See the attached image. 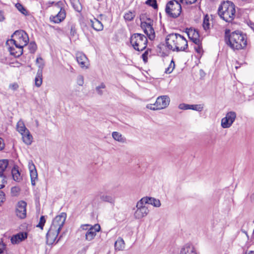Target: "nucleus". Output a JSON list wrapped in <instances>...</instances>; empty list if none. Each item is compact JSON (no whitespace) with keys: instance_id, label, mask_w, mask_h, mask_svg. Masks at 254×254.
<instances>
[{"instance_id":"nucleus-1","label":"nucleus","mask_w":254,"mask_h":254,"mask_svg":"<svg viewBox=\"0 0 254 254\" xmlns=\"http://www.w3.org/2000/svg\"><path fill=\"white\" fill-rule=\"evenodd\" d=\"M225 34V42L232 49L239 50L246 47L247 36L242 31L236 30L230 33V30L226 29Z\"/></svg>"},{"instance_id":"nucleus-2","label":"nucleus","mask_w":254,"mask_h":254,"mask_svg":"<svg viewBox=\"0 0 254 254\" xmlns=\"http://www.w3.org/2000/svg\"><path fill=\"white\" fill-rule=\"evenodd\" d=\"M167 48L173 51H185L188 47L187 40L179 34L171 33L166 38Z\"/></svg>"},{"instance_id":"nucleus-3","label":"nucleus","mask_w":254,"mask_h":254,"mask_svg":"<svg viewBox=\"0 0 254 254\" xmlns=\"http://www.w3.org/2000/svg\"><path fill=\"white\" fill-rule=\"evenodd\" d=\"M13 39L8 40L7 44L9 43L14 45L16 48H18L17 55H22L23 52V48L27 45L29 42L28 34L23 30H19L15 31L11 36Z\"/></svg>"},{"instance_id":"nucleus-4","label":"nucleus","mask_w":254,"mask_h":254,"mask_svg":"<svg viewBox=\"0 0 254 254\" xmlns=\"http://www.w3.org/2000/svg\"><path fill=\"white\" fill-rule=\"evenodd\" d=\"M235 5L231 1H224L221 3L218 10L221 18L227 22H232L235 17Z\"/></svg>"},{"instance_id":"nucleus-5","label":"nucleus","mask_w":254,"mask_h":254,"mask_svg":"<svg viewBox=\"0 0 254 254\" xmlns=\"http://www.w3.org/2000/svg\"><path fill=\"white\" fill-rule=\"evenodd\" d=\"M130 43L134 50L142 51L146 48L147 39L143 34L134 33L130 38Z\"/></svg>"},{"instance_id":"nucleus-6","label":"nucleus","mask_w":254,"mask_h":254,"mask_svg":"<svg viewBox=\"0 0 254 254\" xmlns=\"http://www.w3.org/2000/svg\"><path fill=\"white\" fill-rule=\"evenodd\" d=\"M181 11V5L177 0H170L166 5V13L172 18L178 17L180 15Z\"/></svg>"},{"instance_id":"nucleus-7","label":"nucleus","mask_w":254,"mask_h":254,"mask_svg":"<svg viewBox=\"0 0 254 254\" xmlns=\"http://www.w3.org/2000/svg\"><path fill=\"white\" fill-rule=\"evenodd\" d=\"M142 18H141V27L143 29L144 32L147 35L148 38L151 41L153 40L155 37V34L153 28V20L147 17L145 21H142Z\"/></svg>"},{"instance_id":"nucleus-8","label":"nucleus","mask_w":254,"mask_h":254,"mask_svg":"<svg viewBox=\"0 0 254 254\" xmlns=\"http://www.w3.org/2000/svg\"><path fill=\"white\" fill-rule=\"evenodd\" d=\"M66 217V214L65 213H61L54 219L50 228L60 232L64 224Z\"/></svg>"},{"instance_id":"nucleus-9","label":"nucleus","mask_w":254,"mask_h":254,"mask_svg":"<svg viewBox=\"0 0 254 254\" xmlns=\"http://www.w3.org/2000/svg\"><path fill=\"white\" fill-rule=\"evenodd\" d=\"M236 116V113L234 111L228 112L225 117L221 120L222 127L224 128L230 127L235 121Z\"/></svg>"},{"instance_id":"nucleus-10","label":"nucleus","mask_w":254,"mask_h":254,"mask_svg":"<svg viewBox=\"0 0 254 254\" xmlns=\"http://www.w3.org/2000/svg\"><path fill=\"white\" fill-rule=\"evenodd\" d=\"M26 202L23 200L19 201L17 203L15 213L19 218L24 219L26 217Z\"/></svg>"},{"instance_id":"nucleus-11","label":"nucleus","mask_w":254,"mask_h":254,"mask_svg":"<svg viewBox=\"0 0 254 254\" xmlns=\"http://www.w3.org/2000/svg\"><path fill=\"white\" fill-rule=\"evenodd\" d=\"M61 2L59 1L56 3V6L60 8L58 13L55 16H51L50 18V20L55 23H59L63 21L66 16L64 9L61 7Z\"/></svg>"},{"instance_id":"nucleus-12","label":"nucleus","mask_w":254,"mask_h":254,"mask_svg":"<svg viewBox=\"0 0 254 254\" xmlns=\"http://www.w3.org/2000/svg\"><path fill=\"white\" fill-rule=\"evenodd\" d=\"M170 99L168 96L163 95L158 97L154 105L156 106V109L161 110L166 108L170 103Z\"/></svg>"},{"instance_id":"nucleus-13","label":"nucleus","mask_w":254,"mask_h":254,"mask_svg":"<svg viewBox=\"0 0 254 254\" xmlns=\"http://www.w3.org/2000/svg\"><path fill=\"white\" fill-rule=\"evenodd\" d=\"M101 227L99 224H96L90 227L85 233V239L90 241L92 240L96 235V233L100 230Z\"/></svg>"},{"instance_id":"nucleus-14","label":"nucleus","mask_w":254,"mask_h":254,"mask_svg":"<svg viewBox=\"0 0 254 254\" xmlns=\"http://www.w3.org/2000/svg\"><path fill=\"white\" fill-rule=\"evenodd\" d=\"M186 33L189 39L194 44H198L199 43V34L197 29L192 28L186 29Z\"/></svg>"},{"instance_id":"nucleus-15","label":"nucleus","mask_w":254,"mask_h":254,"mask_svg":"<svg viewBox=\"0 0 254 254\" xmlns=\"http://www.w3.org/2000/svg\"><path fill=\"white\" fill-rule=\"evenodd\" d=\"M59 233L60 231L50 228L46 235L47 244H53L56 241Z\"/></svg>"},{"instance_id":"nucleus-16","label":"nucleus","mask_w":254,"mask_h":254,"mask_svg":"<svg viewBox=\"0 0 254 254\" xmlns=\"http://www.w3.org/2000/svg\"><path fill=\"white\" fill-rule=\"evenodd\" d=\"M76 60L81 67L87 68L88 60L85 54L78 52L76 54Z\"/></svg>"},{"instance_id":"nucleus-17","label":"nucleus","mask_w":254,"mask_h":254,"mask_svg":"<svg viewBox=\"0 0 254 254\" xmlns=\"http://www.w3.org/2000/svg\"><path fill=\"white\" fill-rule=\"evenodd\" d=\"M98 195L100 200L102 201L108 202L111 204L114 205L115 202V196L111 194H109L107 193H103L102 192H100Z\"/></svg>"},{"instance_id":"nucleus-18","label":"nucleus","mask_w":254,"mask_h":254,"mask_svg":"<svg viewBox=\"0 0 254 254\" xmlns=\"http://www.w3.org/2000/svg\"><path fill=\"white\" fill-rule=\"evenodd\" d=\"M44 64H41L39 66V68L35 78V85L37 87L41 86L43 81V68Z\"/></svg>"},{"instance_id":"nucleus-19","label":"nucleus","mask_w":254,"mask_h":254,"mask_svg":"<svg viewBox=\"0 0 254 254\" xmlns=\"http://www.w3.org/2000/svg\"><path fill=\"white\" fill-rule=\"evenodd\" d=\"M27 238V233L26 232H20L13 235L11 238V242L12 244H18Z\"/></svg>"},{"instance_id":"nucleus-20","label":"nucleus","mask_w":254,"mask_h":254,"mask_svg":"<svg viewBox=\"0 0 254 254\" xmlns=\"http://www.w3.org/2000/svg\"><path fill=\"white\" fill-rule=\"evenodd\" d=\"M179 108L181 110H193L196 111L201 112L203 109V107L201 105H189L185 103L180 104Z\"/></svg>"},{"instance_id":"nucleus-21","label":"nucleus","mask_w":254,"mask_h":254,"mask_svg":"<svg viewBox=\"0 0 254 254\" xmlns=\"http://www.w3.org/2000/svg\"><path fill=\"white\" fill-rule=\"evenodd\" d=\"M8 163L7 159L0 160V174H10Z\"/></svg>"},{"instance_id":"nucleus-22","label":"nucleus","mask_w":254,"mask_h":254,"mask_svg":"<svg viewBox=\"0 0 254 254\" xmlns=\"http://www.w3.org/2000/svg\"><path fill=\"white\" fill-rule=\"evenodd\" d=\"M89 24L97 31H102L103 29V25L102 22L95 18L90 19Z\"/></svg>"},{"instance_id":"nucleus-23","label":"nucleus","mask_w":254,"mask_h":254,"mask_svg":"<svg viewBox=\"0 0 254 254\" xmlns=\"http://www.w3.org/2000/svg\"><path fill=\"white\" fill-rule=\"evenodd\" d=\"M180 254H196L193 246L187 244L181 250Z\"/></svg>"},{"instance_id":"nucleus-24","label":"nucleus","mask_w":254,"mask_h":254,"mask_svg":"<svg viewBox=\"0 0 254 254\" xmlns=\"http://www.w3.org/2000/svg\"><path fill=\"white\" fill-rule=\"evenodd\" d=\"M149 212L147 207H143L140 209H137L135 211L134 215L136 219H140L146 216Z\"/></svg>"},{"instance_id":"nucleus-25","label":"nucleus","mask_w":254,"mask_h":254,"mask_svg":"<svg viewBox=\"0 0 254 254\" xmlns=\"http://www.w3.org/2000/svg\"><path fill=\"white\" fill-rule=\"evenodd\" d=\"M22 136L23 141L27 145H31L33 141V136L31 134L29 130L21 134Z\"/></svg>"},{"instance_id":"nucleus-26","label":"nucleus","mask_w":254,"mask_h":254,"mask_svg":"<svg viewBox=\"0 0 254 254\" xmlns=\"http://www.w3.org/2000/svg\"><path fill=\"white\" fill-rule=\"evenodd\" d=\"M12 174L13 180L17 182H20L22 180L20 173L18 169V167H14L10 171V173Z\"/></svg>"},{"instance_id":"nucleus-27","label":"nucleus","mask_w":254,"mask_h":254,"mask_svg":"<svg viewBox=\"0 0 254 254\" xmlns=\"http://www.w3.org/2000/svg\"><path fill=\"white\" fill-rule=\"evenodd\" d=\"M145 197L147 203L151 204L156 207H159L161 206V202L159 199L151 197Z\"/></svg>"},{"instance_id":"nucleus-28","label":"nucleus","mask_w":254,"mask_h":254,"mask_svg":"<svg viewBox=\"0 0 254 254\" xmlns=\"http://www.w3.org/2000/svg\"><path fill=\"white\" fill-rule=\"evenodd\" d=\"M112 137L113 138L118 142L125 143L126 142V138L122 135V134L117 131L112 132Z\"/></svg>"},{"instance_id":"nucleus-29","label":"nucleus","mask_w":254,"mask_h":254,"mask_svg":"<svg viewBox=\"0 0 254 254\" xmlns=\"http://www.w3.org/2000/svg\"><path fill=\"white\" fill-rule=\"evenodd\" d=\"M16 129L21 134H22L25 132L27 130H28L26 127L23 123L21 120H19L16 125Z\"/></svg>"},{"instance_id":"nucleus-30","label":"nucleus","mask_w":254,"mask_h":254,"mask_svg":"<svg viewBox=\"0 0 254 254\" xmlns=\"http://www.w3.org/2000/svg\"><path fill=\"white\" fill-rule=\"evenodd\" d=\"M125 247V244L124 240L119 238L115 243V248L116 250H123Z\"/></svg>"},{"instance_id":"nucleus-31","label":"nucleus","mask_w":254,"mask_h":254,"mask_svg":"<svg viewBox=\"0 0 254 254\" xmlns=\"http://www.w3.org/2000/svg\"><path fill=\"white\" fill-rule=\"evenodd\" d=\"M70 1L75 11L79 12L82 10V7L79 0H70Z\"/></svg>"},{"instance_id":"nucleus-32","label":"nucleus","mask_w":254,"mask_h":254,"mask_svg":"<svg viewBox=\"0 0 254 254\" xmlns=\"http://www.w3.org/2000/svg\"><path fill=\"white\" fill-rule=\"evenodd\" d=\"M9 174H0V190L3 189L7 183V177Z\"/></svg>"},{"instance_id":"nucleus-33","label":"nucleus","mask_w":254,"mask_h":254,"mask_svg":"<svg viewBox=\"0 0 254 254\" xmlns=\"http://www.w3.org/2000/svg\"><path fill=\"white\" fill-rule=\"evenodd\" d=\"M135 16V12H132L128 11L126 13L124 16V18L126 21H132Z\"/></svg>"},{"instance_id":"nucleus-34","label":"nucleus","mask_w":254,"mask_h":254,"mask_svg":"<svg viewBox=\"0 0 254 254\" xmlns=\"http://www.w3.org/2000/svg\"><path fill=\"white\" fill-rule=\"evenodd\" d=\"M31 182L32 186L35 185V181L38 179V174L37 170H34L30 172Z\"/></svg>"},{"instance_id":"nucleus-35","label":"nucleus","mask_w":254,"mask_h":254,"mask_svg":"<svg viewBox=\"0 0 254 254\" xmlns=\"http://www.w3.org/2000/svg\"><path fill=\"white\" fill-rule=\"evenodd\" d=\"M208 15H205L204 17L203 22V28L205 30H207L210 28V23H209V19Z\"/></svg>"},{"instance_id":"nucleus-36","label":"nucleus","mask_w":254,"mask_h":254,"mask_svg":"<svg viewBox=\"0 0 254 254\" xmlns=\"http://www.w3.org/2000/svg\"><path fill=\"white\" fill-rule=\"evenodd\" d=\"M146 199L145 197L142 198L139 201L136 203V207L137 209L142 208L143 207H146L144 204L147 203Z\"/></svg>"},{"instance_id":"nucleus-37","label":"nucleus","mask_w":254,"mask_h":254,"mask_svg":"<svg viewBox=\"0 0 254 254\" xmlns=\"http://www.w3.org/2000/svg\"><path fill=\"white\" fill-rule=\"evenodd\" d=\"M8 50H9L10 54L11 55H13L15 57H20L21 56V55H18V56L16 55L18 54L16 53L18 51V48H16L15 47H9V48H8Z\"/></svg>"},{"instance_id":"nucleus-38","label":"nucleus","mask_w":254,"mask_h":254,"mask_svg":"<svg viewBox=\"0 0 254 254\" xmlns=\"http://www.w3.org/2000/svg\"><path fill=\"white\" fill-rule=\"evenodd\" d=\"M15 6L17 9L24 15H26L28 14L27 11L21 4L17 3L16 4Z\"/></svg>"},{"instance_id":"nucleus-39","label":"nucleus","mask_w":254,"mask_h":254,"mask_svg":"<svg viewBox=\"0 0 254 254\" xmlns=\"http://www.w3.org/2000/svg\"><path fill=\"white\" fill-rule=\"evenodd\" d=\"M145 3L154 9H157L158 8L156 0H147Z\"/></svg>"},{"instance_id":"nucleus-40","label":"nucleus","mask_w":254,"mask_h":254,"mask_svg":"<svg viewBox=\"0 0 254 254\" xmlns=\"http://www.w3.org/2000/svg\"><path fill=\"white\" fill-rule=\"evenodd\" d=\"M28 48L30 53H34L37 49V45L35 42H30L28 45Z\"/></svg>"},{"instance_id":"nucleus-41","label":"nucleus","mask_w":254,"mask_h":254,"mask_svg":"<svg viewBox=\"0 0 254 254\" xmlns=\"http://www.w3.org/2000/svg\"><path fill=\"white\" fill-rule=\"evenodd\" d=\"M175 65L174 62H173V61H172L169 65V66L166 69L165 72L166 73H171L173 71V70L175 67Z\"/></svg>"},{"instance_id":"nucleus-42","label":"nucleus","mask_w":254,"mask_h":254,"mask_svg":"<svg viewBox=\"0 0 254 254\" xmlns=\"http://www.w3.org/2000/svg\"><path fill=\"white\" fill-rule=\"evenodd\" d=\"M45 222H46V219H45V217L44 216H41L40 218L39 223L37 225V227L42 229L44 226Z\"/></svg>"},{"instance_id":"nucleus-43","label":"nucleus","mask_w":254,"mask_h":254,"mask_svg":"<svg viewBox=\"0 0 254 254\" xmlns=\"http://www.w3.org/2000/svg\"><path fill=\"white\" fill-rule=\"evenodd\" d=\"M196 46L194 47V49L197 53L200 54L202 52V47L201 46V41H199V43L198 44H196Z\"/></svg>"},{"instance_id":"nucleus-44","label":"nucleus","mask_w":254,"mask_h":254,"mask_svg":"<svg viewBox=\"0 0 254 254\" xmlns=\"http://www.w3.org/2000/svg\"><path fill=\"white\" fill-rule=\"evenodd\" d=\"M77 83L79 86H82L84 83V78L82 75H79L77 78Z\"/></svg>"},{"instance_id":"nucleus-45","label":"nucleus","mask_w":254,"mask_h":254,"mask_svg":"<svg viewBox=\"0 0 254 254\" xmlns=\"http://www.w3.org/2000/svg\"><path fill=\"white\" fill-rule=\"evenodd\" d=\"M28 168L30 172L36 170L35 166L32 160L29 161L28 162Z\"/></svg>"},{"instance_id":"nucleus-46","label":"nucleus","mask_w":254,"mask_h":254,"mask_svg":"<svg viewBox=\"0 0 254 254\" xmlns=\"http://www.w3.org/2000/svg\"><path fill=\"white\" fill-rule=\"evenodd\" d=\"M5 200V193L2 190H0V205Z\"/></svg>"},{"instance_id":"nucleus-47","label":"nucleus","mask_w":254,"mask_h":254,"mask_svg":"<svg viewBox=\"0 0 254 254\" xmlns=\"http://www.w3.org/2000/svg\"><path fill=\"white\" fill-rule=\"evenodd\" d=\"M70 34L71 36H74L76 34V29L74 25H71L70 27Z\"/></svg>"},{"instance_id":"nucleus-48","label":"nucleus","mask_w":254,"mask_h":254,"mask_svg":"<svg viewBox=\"0 0 254 254\" xmlns=\"http://www.w3.org/2000/svg\"><path fill=\"white\" fill-rule=\"evenodd\" d=\"M148 54V50H147L142 55V58L144 63H146L147 62Z\"/></svg>"},{"instance_id":"nucleus-49","label":"nucleus","mask_w":254,"mask_h":254,"mask_svg":"<svg viewBox=\"0 0 254 254\" xmlns=\"http://www.w3.org/2000/svg\"><path fill=\"white\" fill-rule=\"evenodd\" d=\"M19 191V189L16 187H12L11 189V192L13 195H16Z\"/></svg>"},{"instance_id":"nucleus-50","label":"nucleus","mask_w":254,"mask_h":254,"mask_svg":"<svg viewBox=\"0 0 254 254\" xmlns=\"http://www.w3.org/2000/svg\"><path fill=\"white\" fill-rule=\"evenodd\" d=\"M5 248V245L0 242V254H2L4 252Z\"/></svg>"},{"instance_id":"nucleus-51","label":"nucleus","mask_w":254,"mask_h":254,"mask_svg":"<svg viewBox=\"0 0 254 254\" xmlns=\"http://www.w3.org/2000/svg\"><path fill=\"white\" fill-rule=\"evenodd\" d=\"M9 87L10 88L12 89V90H15L18 88V85L17 83H13V84H10L9 85Z\"/></svg>"},{"instance_id":"nucleus-52","label":"nucleus","mask_w":254,"mask_h":254,"mask_svg":"<svg viewBox=\"0 0 254 254\" xmlns=\"http://www.w3.org/2000/svg\"><path fill=\"white\" fill-rule=\"evenodd\" d=\"M146 107L148 109H150L151 110H158V109H156V106L154 105V104L147 105Z\"/></svg>"},{"instance_id":"nucleus-53","label":"nucleus","mask_w":254,"mask_h":254,"mask_svg":"<svg viewBox=\"0 0 254 254\" xmlns=\"http://www.w3.org/2000/svg\"><path fill=\"white\" fill-rule=\"evenodd\" d=\"M91 226H92L89 224H83L81 226V228L83 230H88Z\"/></svg>"},{"instance_id":"nucleus-54","label":"nucleus","mask_w":254,"mask_h":254,"mask_svg":"<svg viewBox=\"0 0 254 254\" xmlns=\"http://www.w3.org/2000/svg\"><path fill=\"white\" fill-rule=\"evenodd\" d=\"M4 147V143L3 139L0 137V150H2Z\"/></svg>"},{"instance_id":"nucleus-55","label":"nucleus","mask_w":254,"mask_h":254,"mask_svg":"<svg viewBox=\"0 0 254 254\" xmlns=\"http://www.w3.org/2000/svg\"><path fill=\"white\" fill-rule=\"evenodd\" d=\"M4 19V13L2 11L0 10V22L3 21Z\"/></svg>"},{"instance_id":"nucleus-56","label":"nucleus","mask_w":254,"mask_h":254,"mask_svg":"<svg viewBox=\"0 0 254 254\" xmlns=\"http://www.w3.org/2000/svg\"><path fill=\"white\" fill-rule=\"evenodd\" d=\"M196 1V0H193L192 1L190 0H185V3L187 5H189V4H191L194 3Z\"/></svg>"},{"instance_id":"nucleus-57","label":"nucleus","mask_w":254,"mask_h":254,"mask_svg":"<svg viewBox=\"0 0 254 254\" xmlns=\"http://www.w3.org/2000/svg\"><path fill=\"white\" fill-rule=\"evenodd\" d=\"M96 90L98 94H99L100 95H102L103 94V91L101 90V89H100L99 87H96Z\"/></svg>"},{"instance_id":"nucleus-58","label":"nucleus","mask_w":254,"mask_h":254,"mask_svg":"<svg viewBox=\"0 0 254 254\" xmlns=\"http://www.w3.org/2000/svg\"><path fill=\"white\" fill-rule=\"evenodd\" d=\"M97 87H99L100 89H104L106 87V86L103 83H102L99 86Z\"/></svg>"},{"instance_id":"nucleus-59","label":"nucleus","mask_w":254,"mask_h":254,"mask_svg":"<svg viewBox=\"0 0 254 254\" xmlns=\"http://www.w3.org/2000/svg\"><path fill=\"white\" fill-rule=\"evenodd\" d=\"M43 59L41 57L37 58L36 59V63H40V61H42Z\"/></svg>"},{"instance_id":"nucleus-60","label":"nucleus","mask_w":254,"mask_h":254,"mask_svg":"<svg viewBox=\"0 0 254 254\" xmlns=\"http://www.w3.org/2000/svg\"><path fill=\"white\" fill-rule=\"evenodd\" d=\"M245 254H254V251L246 252Z\"/></svg>"},{"instance_id":"nucleus-61","label":"nucleus","mask_w":254,"mask_h":254,"mask_svg":"<svg viewBox=\"0 0 254 254\" xmlns=\"http://www.w3.org/2000/svg\"><path fill=\"white\" fill-rule=\"evenodd\" d=\"M2 254H13L11 252L5 251V252H3Z\"/></svg>"},{"instance_id":"nucleus-62","label":"nucleus","mask_w":254,"mask_h":254,"mask_svg":"<svg viewBox=\"0 0 254 254\" xmlns=\"http://www.w3.org/2000/svg\"><path fill=\"white\" fill-rule=\"evenodd\" d=\"M180 2V4L181 3H184L185 2V0H179V1H178Z\"/></svg>"},{"instance_id":"nucleus-63","label":"nucleus","mask_w":254,"mask_h":254,"mask_svg":"<svg viewBox=\"0 0 254 254\" xmlns=\"http://www.w3.org/2000/svg\"><path fill=\"white\" fill-rule=\"evenodd\" d=\"M251 198L254 200V193L251 196Z\"/></svg>"},{"instance_id":"nucleus-64","label":"nucleus","mask_w":254,"mask_h":254,"mask_svg":"<svg viewBox=\"0 0 254 254\" xmlns=\"http://www.w3.org/2000/svg\"><path fill=\"white\" fill-rule=\"evenodd\" d=\"M49 3L50 4H51V5H52V4H53V3H54V1H49Z\"/></svg>"}]
</instances>
